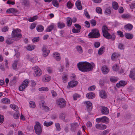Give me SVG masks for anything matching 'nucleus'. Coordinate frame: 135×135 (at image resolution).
<instances>
[{
  "label": "nucleus",
  "mask_w": 135,
  "mask_h": 135,
  "mask_svg": "<svg viewBox=\"0 0 135 135\" xmlns=\"http://www.w3.org/2000/svg\"><path fill=\"white\" fill-rule=\"evenodd\" d=\"M42 50L43 53V56L46 57L47 56L50 52V51L49 50L47 49L45 46H43L42 48Z\"/></svg>",
  "instance_id": "nucleus-13"
},
{
  "label": "nucleus",
  "mask_w": 135,
  "mask_h": 135,
  "mask_svg": "<svg viewBox=\"0 0 135 135\" xmlns=\"http://www.w3.org/2000/svg\"><path fill=\"white\" fill-rule=\"evenodd\" d=\"M2 102L3 103L7 104L9 103L10 100L8 98H4L2 100Z\"/></svg>",
  "instance_id": "nucleus-35"
},
{
  "label": "nucleus",
  "mask_w": 135,
  "mask_h": 135,
  "mask_svg": "<svg viewBox=\"0 0 135 135\" xmlns=\"http://www.w3.org/2000/svg\"><path fill=\"white\" fill-rule=\"evenodd\" d=\"M102 30L103 36L105 38H108L109 33L108 32L109 30L108 27L105 25H104L102 27Z\"/></svg>",
  "instance_id": "nucleus-8"
},
{
  "label": "nucleus",
  "mask_w": 135,
  "mask_h": 135,
  "mask_svg": "<svg viewBox=\"0 0 135 135\" xmlns=\"http://www.w3.org/2000/svg\"><path fill=\"white\" fill-rule=\"evenodd\" d=\"M50 76L47 75H46L43 76L42 80L44 82H48L50 81Z\"/></svg>",
  "instance_id": "nucleus-15"
},
{
  "label": "nucleus",
  "mask_w": 135,
  "mask_h": 135,
  "mask_svg": "<svg viewBox=\"0 0 135 135\" xmlns=\"http://www.w3.org/2000/svg\"><path fill=\"white\" fill-rule=\"evenodd\" d=\"M17 12V10L15 8H11L8 9L6 11V12L9 14L11 13H15Z\"/></svg>",
  "instance_id": "nucleus-24"
},
{
  "label": "nucleus",
  "mask_w": 135,
  "mask_h": 135,
  "mask_svg": "<svg viewBox=\"0 0 135 135\" xmlns=\"http://www.w3.org/2000/svg\"><path fill=\"white\" fill-rule=\"evenodd\" d=\"M38 90L39 91H47L49 90V89L47 87L45 88L42 87L41 88H39Z\"/></svg>",
  "instance_id": "nucleus-50"
},
{
  "label": "nucleus",
  "mask_w": 135,
  "mask_h": 135,
  "mask_svg": "<svg viewBox=\"0 0 135 135\" xmlns=\"http://www.w3.org/2000/svg\"><path fill=\"white\" fill-rule=\"evenodd\" d=\"M29 105L30 108H34L36 107V105L35 102L33 101H30V102L29 104Z\"/></svg>",
  "instance_id": "nucleus-34"
},
{
  "label": "nucleus",
  "mask_w": 135,
  "mask_h": 135,
  "mask_svg": "<svg viewBox=\"0 0 135 135\" xmlns=\"http://www.w3.org/2000/svg\"><path fill=\"white\" fill-rule=\"evenodd\" d=\"M101 112L103 114H108L109 112L108 108L104 106H102L101 109Z\"/></svg>",
  "instance_id": "nucleus-14"
},
{
  "label": "nucleus",
  "mask_w": 135,
  "mask_h": 135,
  "mask_svg": "<svg viewBox=\"0 0 135 135\" xmlns=\"http://www.w3.org/2000/svg\"><path fill=\"white\" fill-rule=\"evenodd\" d=\"M18 62V61L17 60H15L13 64L12 67L15 70L16 69Z\"/></svg>",
  "instance_id": "nucleus-43"
},
{
  "label": "nucleus",
  "mask_w": 135,
  "mask_h": 135,
  "mask_svg": "<svg viewBox=\"0 0 135 135\" xmlns=\"http://www.w3.org/2000/svg\"><path fill=\"white\" fill-rule=\"evenodd\" d=\"M8 27L5 26L2 29V31L3 32H5L8 31Z\"/></svg>",
  "instance_id": "nucleus-58"
},
{
  "label": "nucleus",
  "mask_w": 135,
  "mask_h": 135,
  "mask_svg": "<svg viewBox=\"0 0 135 135\" xmlns=\"http://www.w3.org/2000/svg\"><path fill=\"white\" fill-rule=\"evenodd\" d=\"M21 30L18 29H14L12 33V38L14 40H20L22 37V35L20 33Z\"/></svg>",
  "instance_id": "nucleus-2"
},
{
  "label": "nucleus",
  "mask_w": 135,
  "mask_h": 135,
  "mask_svg": "<svg viewBox=\"0 0 135 135\" xmlns=\"http://www.w3.org/2000/svg\"><path fill=\"white\" fill-rule=\"evenodd\" d=\"M85 103L88 110L89 111L91 110L92 109V103L89 101L86 102Z\"/></svg>",
  "instance_id": "nucleus-20"
},
{
  "label": "nucleus",
  "mask_w": 135,
  "mask_h": 135,
  "mask_svg": "<svg viewBox=\"0 0 135 135\" xmlns=\"http://www.w3.org/2000/svg\"><path fill=\"white\" fill-rule=\"evenodd\" d=\"M104 47L103 46L102 47L99 49L98 51V54L99 55H102L103 54V49Z\"/></svg>",
  "instance_id": "nucleus-52"
},
{
  "label": "nucleus",
  "mask_w": 135,
  "mask_h": 135,
  "mask_svg": "<svg viewBox=\"0 0 135 135\" xmlns=\"http://www.w3.org/2000/svg\"><path fill=\"white\" fill-rule=\"evenodd\" d=\"M52 4L55 7H59V4L57 0H52Z\"/></svg>",
  "instance_id": "nucleus-36"
},
{
  "label": "nucleus",
  "mask_w": 135,
  "mask_h": 135,
  "mask_svg": "<svg viewBox=\"0 0 135 135\" xmlns=\"http://www.w3.org/2000/svg\"><path fill=\"white\" fill-rule=\"evenodd\" d=\"M118 78L115 77H112L110 78V81L113 83H115L118 80Z\"/></svg>",
  "instance_id": "nucleus-45"
},
{
  "label": "nucleus",
  "mask_w": 135,
  "mask_h": 135,
  "mask_svg": "<svg viewBox=\"0 0 135 135\" xmlns=\"http://www.w3.org/2000/svg\"><path fill=\"white\" fill-rule=\"evenodd\" d=\"M68 75L66 74H64L62 76V79L63 82L64 83H66L67 82Z\"/></svg>",
  "instance_id": "nucleus-37"
},
{
  "label": "nucleus",
  "mask_w": 135,
  "mask_h": 135,
  "mask_svg": "<svg viewBox=\"0 0 135 135\" xmlns=\"http://www.w3.org/2000/svg\"><path fill=\"white\" fill-rule=\"evenodd\" d=\"M32 69L34 71L33 74L35 76H40L41 75L42 72L38 66H35Z\"/></svg>",
  "instance_id": "nucleus-5"
},
{
  "label": "nucleus",
  "mask_w": 135,
  "mask_h": 135,
  "mask_svg": "<svg viewBox=\"0 0 135 135\" xmlns=\"http://www.w3.org/2000/svg\"><path fill=\"white\" fill-rule=\"evenodd\" d=\"M126 37L129 39H132L133 37V35L131 33H127L125 34Z\"/></svg>",
  "instance_id": "nucleus-33"
},
{
  "label": "nucleus",
  "mask_w": 135,
  "mask_h": 135,
  "mask_svg": "<svg viewBox=\"0 0 135 135\" xmlns=\"http://www.w3.org/2000/svg\"><path fill=\"white\" fill-rule=\"evenodd\" d=\"M88 36L90 38H97L100 37V34L97 29L94 28L91 30V32L89 33Z\"/></svg>",
  "instance_id": "nucleus-3"
},
{
  "label": "nucleus",
  "mask_w": 135,
  "mask_h": 135,
  "mask_svg": "<svg viewBox=\"0 0 135 135\" xmlns=\"http://www.w3.org/2000/svg\"><path fill=\"white\" fill-rule=\"evenodd\" d=\"M129 77L133 79H135V69H133L131 70Z\"/></svg>",
  "instance_id": "nucleus-18"
},
{
  "label": "nucleus",
  "mask_w": 135,
  "mask_h": 135,
  "mask_svg": "<svg viewBox=\"0 0 135 135\" xmlns=\"http://www.w3.org/2000/svg\"><path fill=\"white\" fill-rule=\"evenodd\" d=\"M73 4L70 2H68L67 4V6L68 8H71Z\"/></svg>",
  "instance_id": "nucleus-59"
},
{
  "label": "nucleus",
  "mask_w": 135,
  "mask_h": 135,
  "mask_svg": "<svg viewBox=\"0 0 135 135\" xmlns=\"http://www.w3.org/2000/svg\"><path fill=\"white\" fill-rule=\"evenodd\" d=\"M51 93L53 97H55L57 96L56 93L54 90H52Z\"/></svg>",
  "instance_id": "nucleus-64"
},
{
  "label": "nucleus",
  "mask_w": 135,
  "mask_h": 135,
  "mask_svg": "<svg viewBox=\"0 0 135 135\" xmlns=\"http://www.w3.org/2000/svg\"><path fill=\"white\" fill-rule=\"evenodd\" d=\"M78 84V81L72 80L68 83V85L67 86V88H70V87L73 88L75 86Z\"/></svg>",
  "instance_id": "nucleus-11"
},
{
  "label": "nucleus",
  "mask_w": 135,
  "mask_h": 135,
  "mask_svg": "<svg viewBox=\"0 0 135 135\" xmlns=\"http://www.w3.org/2000/svg\"><path fill=\"white\" fill-rule=\"evenodd\" d=\"M100 97L102 98L105 99L107 97V94L105 91L102 90L99 92Z\"/></svg>",
  "instance_id": "nucleus-17"
},
{
  "label": "nucleus",
  "mask_w": 135,
  "mask_h": 135,
  "mask_svg": "<svg viewBox=\"0 0 135 135\" xmlns=\"http://www.w3.org/2000/svg\"><path fill=\"white\" fill-rule=\"evenodd\" d=\"M10 106L15 111H16V112L18 111V110L19 108L18 107L17 105L14 104H11L10 105Z\"/></svg>",
  "instance_id": "nucleus-38"
},
{
  "label": "nucleus",
  "mask_w": 135,
  "mask_h": 135,
  "mask_svg": "<svg viewBox=\"0 0 135 135\" xmlns=\"http://www.w3.org/2000/svg\"><path fill=\"white\" fill-rule=\"evenodd\" d=\"M37 31L39 32H41L43 31L44 30V27L41 25H39L36 27Z\"/></svg>",
  "instance_id": "nucleus-29"
},
{
  "label": "nucleus",
  "mask_w": 135,
  "mask_h": 135,
  "mask_svg": "<svg viewBox=\"0 0 135 135\" xmlns=\"http://www.w3.org/2000/svg\"><path fill=\"white\" fill-rule=\"evenodd\" d=\"M102 70L103 74H107L109 72V69L106 66H104L102 68Z\"/></svg>",
  "instance_id": "nucleus-19"
},
{
  "label": "nucleus",
  "mask_w": 135,
  "mask_h": 135,
  "mask_svg": "<svg viewBox=\"0 0 135 135\" xmlns=\"http://www.w3.org/2000/svg\"><path fill=\"white\" fill-rule=\"evenodd\" d=\"M109 36L108 37V38H106L108 39H111L112 40H114L115 38V36L114 35H112L111 36L109 34V35H108Z\"/></svg>",
  "instance_id": "nucleus-51"
},
{
  "label": "nucleus",
  "mask_w": 135,
  "mask_h": 135,
  "mask_svg": "<svg viewBox=\"0 0 135 135\" xmlns=\"http://www.w3.org/2000/svg\"><path fill=\"white\" fill-rule=\"evenodd\" d=\"M71 126L70 129L72 131L75 132L77 130V128L79 127L78 124L76 123H72L70 124Z\"/></svg>",
  "instance_id": "nucleus-10"
},
{
  "label": "nucleus",
  "mask_w": 135,
  "mask_h": 135,
  "mask_svg": "<svg viewBox=\"0 0 135 135\" xmlns=\"http://www.w3.org/2000/svg\"><path fill=\"white\" fill-rule=\"evenodd\" d=\"M34 128L37 134L38 135L41 134L42 129L40 124L38 122H37L36 123V125L34 126Z\"/></svg>",
  "instance_id": "nucleus-6"
},
{
  "label": "nucleus",
  "mask_w": 135,
  "mask_h": 135,
  "mask_svg": "<svg viewBox=\"0 0 135 135\" xmlns=\"http://www.w3.org/2000/svg\"><path fill=\"white\" fill-rule=\"evenodd\" d=\"M56 128V129L57 131H59L61 129L60 126V124L58 123H55V124Z\"/></svg>",
  "instance_id": "nucleus-47"
},
{
  "label": "nucleus",
  "mask_w": 135,
  "mask_h": 135,
  "mask_svg": "<svg viewBox=\"0 0 135 135\" xmlns=\"http://www.w3.org/2000/svg\"><path fill=\"white\" fill-rule=\"evenodd\" d=\"M94 47L97 48L98 47L100 46V43L98 42H96L94 44Z\"/></svg>",
  "instance_id": "nucleus-62"
},
{
  "label": "nucleus",
  "mask_w": 135,
  "mask_h": 135,
  "mask_svg": "<svg viewBox=\"0 0 135 135\" xmlns=\"http://www.w3.org/2000/svg\"><path fill=\"white\" fill-rule=\"evenodd\" d=\"M22 3L26 7H28L29 5V2L28 0H23Z\"/></svg>",
  "instance_id": "nucleus-41"
},
{
  "label": "nucleus",
  "mask_w": 135,
  "mask_h": 135,
  "mask_svg": "<svg viewBox=\"0 0 135 135\" xmlns=\"http://www.w3.org/2000/svg\"><path fill=\"white\" fill-rule=\"evenodd\" d=\"M90 22L91 26H95L97 23L96 21L94 19L91 20L90 21Z\"/></svg>",
  "instance_id": "nucleus-55"
},
{
  "label": "nucleus",
  "mask_w": 135,
  "mask_h": 135,
  "mask_svg": "<svg viewBox=\"0 0 135 135\" xmlns=\"http://www.w3.org/2000/svg\"><path fill=\"white\" fill-rule=\"evenodd\" d=\"M76 49L78 52L80 53H82L83 51L81 47L80 46H76Z\"/></svg>",
  "instance_id": "nucleus-42"
},
{
  "label": "nucleus",
  "mask_w": 135,
  "mask_h": 135,
  "mask_svg": "<svg viewBox=\"0 0 135 135\" xmlns=\"http://www.w3.org/2000/svg\"><path fill=\"white\" fill-rule=\"evenodd\" d=\"M112 68L114 71H118L119 69V66L117 64H116L115 66H114Z\"/></svg>",
  "instance_id": "nucleus-54"
},
{
  "label": "nucleus",
  "mask_w": 135,
  "mask_h": 135,
  "mask_svg": "<svg viewBox=\"0 0 135 135\" xmlns=\"http://www.w3.org/2000/svg\"><path fill=\"white\" fill-rule=\"evenodd\" d=\"M72 24L71 19L69 17L67 18V25L69 26Z\"/></svg>",
  "instance_id": "nucleus-40"
},
{
  "label": "nucleus",
  "mask_w": 135,
  "mask_h": 135,
  "mask_svg": "<svg viewBox=\"0 0 135 135\" xmlns=\"http://www.w3.org/2000/svg\"><path fill=\"white\" fill-rule=\"evenodd\" d=\"M117 33L118 35L121 37H124V35L123 34V32L120 31H117Z\"/></svg>",
  "instance_id": "nucleus-56"
},
{
  "label": "nucleus",
  "mask_w": 135,
  "mask_h": 135,
  "mask_svg": "<svg viewBox=\"0 0 135 135\" xmlns=\"http://www.w3.org/2000/svg\"><path fill=\"white\" fill-rule=\"evenodd\" d=\"M126 85V83L125 81H121L117 84L116 86L117 87L119 88L122 86H124Z\"/></svg>",
  "instance_id": "nucleus-25"
},
{
  "label": "nucleus",
  "mask_w": 135,
  "mask_h": 135,
  "mask_svg": "<svg viewBox=\"0 0 135 135\" xmlns=\"http://www.w3.org/2000/svg\"><path fill=\"white\" fill-rule=\"evenodd\" d=\"M118 47L120 50H123L124 49V46L122 43H119L118 45Z\"/></svg>",
  "instance_id": "nucleus-57"
},
{
  "label": "nucleus",
  "mask_w": 135,
  "mask_h": 135,
  "mask_svg": "<svg viewBox=\"0 0 135 135\" xmlns=\"http://www.w3.org/2000/svg\"><path fill=\"white\" fill-rule=\"evenodd\" d=\"M20 114L18 112H16V113H15L13 115V117L15 119H18L19 117H20Z\"/></svg>",
  "instance_id": "nucleus-53"
},
{
  "label": "nucleus",
  "mask_w": 135,
  "mask_h": 135,
  "mask_svg": "<svg viewBox=\"0 0 135 135\" xmlns=\"http://www.w3.org/2000/svg\"><path fill=\"white\" fill-rule=\"evenodd\" d=\"M112 8L110 7H108L105 9V13L107 15H110L111 13V9Z\"/></svg>",
  "instance_id": "nucleus-31"
},
{
  "label": "nucleus",
  "mask_w": 135,
  "mask_h": 135,
  "mask_svg": "<svg viewBox=\"0 0 135 135\" xmlns=\"http://www.w3.org/2000/svg\"><path fill=\"white\" fill-rule=\"evenodd\" d=\"M80 95L78 94H75L73 95L74 99L75 100H76L77 99V98L80 97Z\"/></svg>",
  "instance_id": "nucleus-49"
},
{
  "label": "nucleus",
  "mask_w": 135,
  "mask_h": 135,
  "mask_svg": "<svg viewBox=\"0 0 135 135\" xmlns=\"http://www.w3.org/2000/svg\"><path fill=\"white\" fill-rule=\"evenodd\" d=\"M29 82L27 80H25L23 82L22 84L19 88V90L20 91H23L28 85Z\"/></svg>",
  "instance_id": "nucleus-9"
},
{
  "label": "nucleus",
  "mask_w": 135,
  "mask_h": 135,
  "mask_svg": "<svg viewBox=\"0 0 135 135\" xmlns=\"http://www.w3.org/2000/svg\"><path fill=\"white\" fill-rule=\"evenodd\" d=\"M95 88V86L94 85H93L88 88V90L89 91H91L92 90H94Z\"/></svg>",
  "instance_id": "nucleus-60"
},
{
  "label": "nucleus",
  "mask_w": 135,
  "mask_h": 135,
  "mask_svg": "<svg viewBox=\"0 0 135 135\" xmlns=\"http://www.w3.org/2000/svg\"><path fill=\"white\" fill-rule=\"evenodd\" d=\"M57 25L59 28L61 29L65 27V24L62 22H59L57 23Z\"/></svg>",
  "instance_id": "nucleus-28"
},
{
  "label": "nucleus",
  "mask_w": 135,
  "mask_h": 135,
  "mask_svg": "<svg viewBox=\"0 0 135 135\" xmlns=\"http://www.w3.org/2000/svg\"><path fill=\"white\" fill-rule=\"evenodd\" d=\"M53 123V122L52 121H50L49 122H47L45 121L44 123V125L45 126L49 127Z\"/></svg>",
  "instance_id": "nucleus-39"
},
{
  "label": "nucleus",
  "mask_w": 135,
  "mask_h": 135,
  "mask_svg": "<svg viewBox=\"0 0 135 135\" xmlns=\"http://www.w3.org/2000/svg\"><path fill=\"white\" fill-rule=\"evenodd\" d=\"M72 31L73 33H77L79 32L80 31V30L79 29H75L74 28L72 29Z\"/></svg>",
  "instance_id": "nucleus-61"
},
{
  "label": "nucleus",
  "mask_w": 135,
  "mask_h": 135,
  "mask_svg": "<svg viewBox=\"0 0 135 135\" xmlns=\"http://www.w3.org/2000/svg\"><path fill=\"white\" fill-rule=\"evenodd\" d=\"M109 119L106 116H103L100 118L96 119V121L97 123L103 122L105 123H108L109 122Z\"/></svg>",
  "instance_id": "nucleus-7"
},
{
  "label": "nucleus",
  "mask_w": 135,
  "mask_h": 135,
  "mask_svg": "<svg viewBox=\"0 0 135 135\" xmlns=\"http://www.w3.org/2000/svg\"><path fill=\"white\" fill-rule=\"evenodd\" d=\"M95 94L92 92L88 93L86 94V97L89 99H93L95 97Z\"/></svg>",
  "instance_id": "nucleus-26"
},
{
  "label": "nucleus",
  "mask_w": 135,
  "mask_h": 135,
  "mask_svg": "<svg viewBox=\"0 0 135 135\" xmlns=\"http://www.w3.org/2000/svg\"><path fill=\"white\" fill-rule=\"evenodd\" d=\"M53 57L57 61H59L60 60V54L57 52H54L53 54Z\"/></svg>",
  "instance_id": "nucleus-22"
},
{
  "label": "nucleus",
  "mask_w": 135,
  "mask_h": 135,
  "mask_svg": "<svg viewBox=\"0 0 135 135\" xmlns=\"http://www.w3.org/2000/svg\"><path fill=\"white\" fill-rule=\"evenodd\" d=\"M124 28L126 30L130 31L132 29L133 26L131 24L128 23L125 25Z\"/></svg>",
  "instance_id": "nucleus-16"
},
{
  "label": "nucleus",
  "mask_w": 135,
  "mask_h": 135,
  "mask_svg": "<svg viewBox=\"0 0 135 135\" xmlns=\"http://www.w3.org/2000/svg\"><path fill=\"white\" fill-rule=\"evenodd\" d=\"M34 49V46L32 45H29L26 47V49L29 50H32Z\"/></svg>",
  "instance_id": "nucleus-48"
},
{
  "label": "nucleus",
  "mask_w": 135,
  "mask_h": 135,
  "mask_svg": "<svg viewBox=\"0 0 135 135\" xmlns=\"http://www.w3.org/2000/svg\"><path fill=\"white\" fill-rule=\"evenodd\" d=\"M96 12L99 14H102V9L99 7H97L96 9Z\"/></svg>",
  "instance_id": "nucleus-46"
},
{
  "label": "nucleus",
  "mask_w": 135,
  "mask_h": 135,
  "mask_svg": "<svg viewBox=\"0 0 135 135\" xmlns=\"http://www.w3.org/2000/svg\"><path fill=\"white\" fill-rule=\"evenodd\" d=\"M56 104L60 108H62L66 106V102L63 98H60L57 100Z\"/></svg>",
  "instance_id": "nucleus-4"
},
{
  "label": "nucleus",
  "mask_w": 135,
  "mask_h": 135,
  "mask_svg": "<svg viewBox=\"0 0 135 135\" xmlns=\"http://www.w3.org/2000/svg\"><path fill=\"white\" fill-rule=\"evenodd\" d=\"M75 5L77 8L79 10H81L82 9L81 1L79 0L77 1L75 3Z\"/></svg>",
  "instance_id": "nucleus-21"
},
{
  "label": "nucleus",
  "mask_w": 135,
  "mask_h": 135,
  "mask_svg": "<svg viewBox=\"0 0 135 135\" xmlns=\"http://www.w3.org/2000/svg\"><path fill=\"white\" fill-rule=\"evenodd\" d=\"M6 42L8 44H11L13 43L12 40L11 38H7L6 40Z\"/></svg>",
  "instance_id": "nucleus-44"
},
{
  "label": "nucleus",
  "mask_w": 135,
  "mask_h": 135,
  "mask_svg": "<svg viewBox=\"0 0 135 135\" xmlns=\"http://www.w3.org/2000/svg\"><path fill=\"white\" fill-rule=\"evenodd\" d=\"M95 127L97 129L99 130H103L106 128L107 126L105 124L97 123L96 124Z\"/></svg>",
  "instance_id": "nucleus-12"
},
{
  "label": "nucleus",
  "mask_w": 135,
  "mask_h": 135,
  "mask_svg": "<svg viewBox=\"0 0 135 135\" xmlns=\"http://www.w3.org/2000/svg\"><path fill=\"white\" fill-rule=\"evenodd\" d=\"M120 55V54L119 53L114 52L112 54L111 56V59L112 60H114L115 59L119 57Z\"/></svg>",
  "instance_id": "nucleus-27"
},
{
  "label": "nucleus",
  "mask_w": 135,
  "mask_h": 135,
  "mask_svg": "<svg viewBox=\"0 0 135 135\" xmlns=\"http://www.w3.org/2000/svg\"><path fill=\"white\" fill-rule=\"evenodd\" d=\"M95 66L92 62L90 63L87 62H80L77 64V66L79 69L82 72H85L92 70L93 67Z\"/></svg>",
  "instance_id": "nucleus-1"
},
{
  "label": "nucleus",
  "mask_w": 135,
  "mask_h": 135,
  "mask_svg": "<svg viewBox=\"0 0 135 135\" xmlns=\"http://www.w3.org/2000/svg\"><path fill=\"white\" fill-rule=\"evenodd\" d=\"M112 7L115 10H117L118 7V4L116 2H113L112 3Z\"/></svg>",
  "instance_id": "nucleus-30"
},
{
  "label": "nucleus",
  "mask_w": 135,
  "mask_h": 135,
  "mask_svg": "<svg viewBox=\"0 0 135 135\" xmlns=\"http://www.w3.org/2000/svg\"><path fill=\"white\" fill-rule=\"evenodd\" d=\"M37 18V17L35 16L33 17H30L27 19V20L30 22H32L36 20Z\"/></svg>",
  "instance_id": "nucleus-32"
},
{
  "label": "nucleus",
  "mask_w": 135,
  "mask_h": 135,
  "mask_svg": "<svg viewBox=\"0 0 135 135\" xmlns=\"http://www.w3.org/2000/svg\"><path fill=\"white\" fill-rule=\"evenodd\" d=\"M55 26V24L54 23H52L50 25L48 26L46 30V31L48 32L51 31L54 29Z\"/></svg>",
  "instance_id": "nucleus-23"
},
{
  "label": "nucleus",
  "mask_w": 135,
  "mask_h": 135,
  "mask_svg": "<svg viewBox=\"0 0 135 135\" xmlns=\"http://www.w3.org/2000/svg\"><path fill=\"white\" fill-rule=\"evenodd\" d=\"M39 37H34L32 40V41L33 42H37L39 41Z\"/></svg>",
  "instance_id": "nucleus-63"
}]
</instances>
